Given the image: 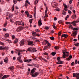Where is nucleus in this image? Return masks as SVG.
Listing matches in <instances>:
<instances>
[{"instance_id": "nucleus-57", "label": "nucleus", "mask_w": 79, "mask_h": 79, "mask_svg": "<svg viewBox=\"0 0 79 79\" xmlns=\"http://www.w3.org/2000/svg\"><path fill=\"white\" fill-rule=\"evenodd\" d=\"M57 19V18L56 17H55L54 18V21H56V20Z\"/></svg>"}, {"instance_id": "nucleus-3", "label": "nucleus", "mask_w": 79, "mask_h": 79, "mask_svg": "<svg viewBox=\"0 0 79 79\" xmlns=\"http://www.w3.org/2000/svg\"><path fill=\"white\" fill-rule=\"evenodd\" d=\"M37 69L36 68H34L33 69H32L31 71V73H30V75H32L35 72V70H36Z\"/></svg>"}, {"instance_id": "nucleus-43", "label": "nucleus", "mask_w": 79, "mask_h": 79, "mask_svg": "<svg viewBox=\"0 0 79 79\" xmlns=\"http://www.w3.org/2000/svg\"><path fill=\"white\" fill-rule=\"evenodd\" d=\"M69 28H71V29H73V26L71 24L69 25Z\"/></svg>"}, {"instance_id": "nucleus-42", "label": "nucleus", "mask_w": 79, "mask_h": 79, "mask_svg": "<svg viewBox=\"0 0 79 79\" xmlns=\"http://www.w3.org/2000/svg\"><path fill=\"white\" fill-rule=\"evenodd\" d=\"M0 44L1 45H5V44H4V43L1 42H0Z\"/></svg>"}, {"instance_id": "nucleus-46", "label": "nucleus", "mask_w": 79, "mask_h": 79, "mask_svg": "<svg viewBox=\"0 0 79 79\" xmlns=\"http://www.w3.org/2000/svg\"><path fill=\"white\" fill-rule=\"evenodd\" d=\"M21 57H19L17 58V60L19 61L21 59Z\"/></svg>"}, {"instance_id": "nucleus-64", "label": "nucleus", "mask_w": 79, "mask_h": 79, "mask_svg": "<svg viewBox=\"0 0 79 79\" xmlns=\"http://www.w3.org/2000/svg\"><path fill=\"white\" fill-rule=\"evenodd\" d=\"M66 12H63V15H66Z\"/></svg>"}, {"instance_id": "nucleus-18", "label": "nucleus", "mask_w": 79, "mask_h": 79, "mask_svg": "<svg viewBox=\"0 0 79 79\" xmlns=\"http://www.w3.org/2000/svg\"><path fill=\"white\" fill-rule=\"evenodd\" d=\"M57 64H63V61H59L56 62Z\"/></svg>"}, {"instance_id": "nucleus-45", "label": "nucleus", "mask_w": 79, "mask_h": 79, "mask_svg": "<svg viewBox=\"0 0 79 79\" xmlns=\"http://www.w3.org/2000/svg\"><path fill=\"white\" fill-rule=\"evenodd\" d=\"M57 60L58 61H61V59H60V58L59 57H58L57 58Z\"/></svg>"}, {"instance_id": "nucleus-23", "label": "nucleus", "mask_w": 79, "mask_h": 79, "mask_svg": "<svg viewBox=\"0 0 79 79\" xmlns=\"http://www.w3.org/2000/svg\"><path fill=\"white\" fill-rule=\"evenodd\" d=\"M39 0H35V5H37L38 3H39Z\"/></svg>"}, {"instance_id": "nucleus-53", "label": "nucleus", "mask_w": 79, "mask_h": 79, "mask_svg": "<svg viewBox=\"0 0 79 79\" xmlns=\"http://www.w3.org/2000/svg\"><path fill=\"white\" fill-rule=\"evenodd\" d=\"M16 51H17V52H18V53H19V49H15Z\"/></svg>"}, {"instance_id": "nucleus-26", "label": "nucleus", "mask_w": 79, "mask_h": 79, "mask_svg": "<svg viewBox=\"0 0 79 79\" xmlns=\"http://www.w3.org/2000/svg\"><path fill=\"white\" fill-rule=\"evenodd\" d=\"M36 34H37V33L34 31H32V34L33 35V36H34V35H36Z\"/></svg>"}, {"instance_id": "nucleus-36", "label": "nucleus", "mask_w": 79, "mask_h": 79, "mask_svg": "<svg viewBox=\"0 0 79 79\" xmlns=\"http://www.w3.org/2000/svg\"><path fill=\"white\" fill-rule=\"evenodd\" d=\"M50 39L51 40H55V38L53 37H50Z\"/></svg>"}, {"instance_id": "nucleus-56", "label": "nucleus", "mask_w": 79, "mask_h": 79, "mask_svg": "<svg viewBox=\"0 0 79 79\" xmlns=\"http://www.w3.org/2000/svg\"><path fill=\"white\" fill-rule=\"evenodd\" d=\"M24 5V6H27V5H28V4H27V3H26V2L25 3V5Z\"/></svg>"}, {"instance_id": "nucleus-25", "label": "nucleus", "mask_w": 79, "mask_h": 79, "mask_svg": "<svg viewBox=\"0 0 79 79\" xmlns=\"http://www.w3.org/2000/svg\"><path fill=\"white\" fill-rule=\"evenodd\" d=\"M73 31H79V28L77 27H74L73 29Z\"/></svg>"}, {"instance_id": "nucleus-30", "label": "nucleus", "mask_w": 79, "mask_h": 79, "mask_svg": "<svg viewBox=\"0 0 79 79\" xmlns=\"http://www.w3.org/2000/svg\"><path fill=\"white\" fill-rule=\"evenodd\" d=\"M35 31L36 32H40V30L38 29H35Z\"/></svg>"}, {"instance_id": "nucleus-50", "label": "nucleus", "mask_w": 79, "mask_h": 79, "mask_svg": "<svg viewBox=\"0 0 79 79\" xmlns=\"http://www.w3.org/2000/svg\"><path fill=\"white\" fill-rule=\"evenodd\" d=\"M7 48L6 47H2V50H6Z\"/></svg>"}, {"instance_id": "nucleus-5", "label": "nucleus", "mask_w": 79, "mask_h": 79, "mask_svg": "<svg viewBox=\"0 0 79 79\" xmlns=\"http://www.w3.org/2000/svg\"><path fill=\"white\" fill-rule=\"evenodd\" d=\"M23 27H19L17 28L16 31L17 32H20L23 29Z\"/></svg>"}, {"instance_id": "nucleus-24", "label": "nucleus", "mask_w": 79, "mask_h": 79, "mask_svg": "<svg viewBox=\"0 0 79 79\" xmlns=\"http://www.w3.org/2000/svg\"><path fill=\"white\" fill-rule=\"evenodd\" d=\"M79 23V21L78 20L74 21H73L71 23V24H74V23Z\"/></svg>"}, {"instance_id": "nucleus-22", "label": "nucleus", "mask_w": 79, "mask_h": 79, "mask_svg": "<svg viewBox=\"0 0 79 79\" xmlns=\"http://www.w3.org/2000/svg\"><path fill=\"white\" fill-rule=\"evenodd\" d=\"M5 38H6V37H9V34L8 33H6L4 36Z\"/></svg>"}, {"instance_id": "nucleus-47", "label": "nucleus", "mask_w": 79, "mask_h": 79, "mask_svg": "<svg viewBox=\"0 0 79 79\" xmlns=\"http://www.w3.org/2000/svg\"><path fill=\"white\" fill-rule=\"evenodd\" d=\"M35 35L37 37H40V34L39 33L37 34L36 33Z\"/></svg>"}, {"instance_id": "nucleus-8", "label": "nucleus", "mask_w": 79, "mask_h": 79, "mask_svg": "<svg viewBox=\"0 0 79 79\" xmlns=\"http://www.w3.org/2000/svg\"><path fill=\"white\" fill-rule=\"evenodd\" d=\"M38 75H39V73L36 72L34 74H32L31 76L32 77H37Z\"/></svg>"}, {"instance_id": "nucleus-28", "label": "nucleus", "mask_w": 79, "mask_h": 79, "mask_svg": "<svg viewBox=\"0 0 79 79\" xmlns=\"http://www.w3.org/2000/svg\"><path fill=\"white\" fill-rule=\"evenodd\" d=\"M18 42V39H15V40L14 43H15V44H16V43H17V42Z\"/></svg>"}, {"instance_id": "nucleus-61", "label": "nucleus", "mask_w": 79, "mask_h": 79, "mask_svg": "<svg viewBox=\"0 0 79 79\" xmlns=\"http://www.w3.org/2000/svg\"><path fill=\"white\" fill-rule=\"evenodd\" d=\"M69 3L70 4H71V3H72V0H70Z\"/></svg>"}, {"instance_id": "nucleus-34", "label": "nucleus", "mask_w": 79, "mask_h": 79, "mask_svg": "<svg viewBox=\"0 0 79 79\" xmlns=\"http://www.w3.org/2000/svg\"><path fill=\"white\" fill-rule=\"evenodd\" d=\"M54 48L56 50H58V49H59V47L57 46H56L54 47Z\"/></svg>"}, {"instance_id": "nucleus-52", "label": "nucleus", "mask_w": 79, "mask_h": 79, "mask_svg": "<svg viewBox=\"0 0 79 79\" xmlns=\"http://www.w3.org/2000/svg\"><path fill=\"white\" fill-rule=\"evenodd\" d=\"M53 4L54 5H55V6H56L57 5V3H56V2L53 3Z\"/></svg>"}, {"instance_id": "nucleus-14", "label": "nucleus", "mask_w": 79, "mask_h": 79, "mask_svg": "<svg viewBox=\"0 0 79 79\" xmlns=\"http://www.w3.org/2000/svg\"><path fill=\"white\" fill-rule=\"evenodd\" d=\"M75 77L76 79H79V73H76Z\"/></svg>"}, {"instance_id": "nucleus-1", "label": "nucleus", "mask_w": 79, "mask_h": 79, "mask_svg": "<svg viewBox=\"0 0 79 79\" xmlns=\"http://www.w3.org/2000/svg\"><path fill=\"white\" fill-rule=\"evenodd\" d=\"M27 51H28V52H30L33 53L34 52H37V50H36V49L35 48L32 49V48H29L27 49L26 52H27Z\"/></svg>"}, {"instance_id": "nucleus-21", "label": "nucleus", "mask_w": 79, "mask_h": 79, "mask_svg": "<svg viewBox=\"0 0 79 79\" xmlns=\"http://www.w3.org/2000/svg\"><path fill=\"white\" fill-rule=\"evenodd\" d=\"M8 69H10L11 71H12L13 69H14V66H11L8 68Z\"/></svg>"}, {"instance_id": "nucleus-15", "label": "nucleus", "mask_w": 79, "mask_h": 79, "mask_svg": "<svg viewBox=\"0 0 79 79\" xmlns=\"http://www.w3.org/2000/svg\"><path fill=\"white\" fill-rule=\"evenodd\" d=\"M7 15L9 16V18L10 19H11V17H12V15H11V14H10V13L9 12H7Z\"/></svg>"}, {"instance_id": "nucleus-9", "label": "nucleus", "mask_w": 79, "mask_h": 79, "mask_svg": "<svg viewBox=\"0 0 79 79\" xmlns=\"http://www.w3.org/2000/svg\"><path fill=\"white\" fill-rule=\"evenodd\" d=\"M42 19L41 18L38 21V26H40L42 25Z\"/></svg>"}, {"instance_id": "nucleus-60", "label": "nucleus", "mask_w": 79, "mask_h": 79, "mask_svg": "<svg viewBox=\"0 0 79 79\" xmlns=\"http://www.w3.org/2000/svg\"><path fill=\"white\" fill-rule=\"evenodd\" d=\"M12 39H15V36L14 35H13L12 36Z\"/></svg>"}, {"instance_id": "nucleus-49", "label": "nucleus", "mask_w": 79, "mask_h": 79, "mask_svg": "<svg viewBox=\"0 0 79 79\" xmlns=\"http://www.w3.org/2000/svg\"><path fill=\"white\" fill-rule=\"evenodd\" d=\"M4 61L6 63H8V60H6L5 59H4Z\"/></svg>"}, {"instance_id": "nucleus-32", "label": "nucleus", "mask_w": 79, "mask_h": 79, "mask_svg": "<svg viewBox=\"0 0 79 79\" xmlns=\"http://www.w3.org/2000/svg\"><path fill=\"white\" fill-rule=\"evenodd\" d=\"M63 5L64 8H68V6H67V5H66L64 4H63Z\"/></svg>"}, {"instance_id": "nucleus-35", "label": "nucleus", "mask_w": 79, "mask_h": 79, "mask_svg": "<svg viewBox=\"0 0 79 79\" xmlns=\"http://www.w3.org/2000/svg\"><path fill=\"white\" fill-rule=\"evenodd\" d=\"M18 21H16V22H15L14 23V25H15V24H16V25H17V24H18Z\"/></svg>"}, {"instance_id": "nucleus-54", "label": "nucleus", "mask_w": 79, "mask_h": 79, "mask_svg": "<svg viewBox=\"0 0 79 79\" xmlns=\"http://www.w3.org/2000/svg\"><path fill=\"white\" fill-rule=\"evenodd\" d=\"M44 54L45 55L48 56V53H47V52H45V53H44Z\"/></svg>"}, {"instance_id": "nucleus-41", "label": "nucleus", "mask_w": 79, "mask_h": 79, "mask_svg": "<svg viewBox=\"0 0 79 79\" xmlns=\"http://www.w3.org/2000/svg\"><path fill=\"white\" fill-rule=\"evenodd\" d=\"M56 11H60V8H57L56 9Z\"/></svg>"}, {"instance_id": "nucleus-51", "label": "nucleus", "mask_w": 79, "mask_h": 79, "mask_svg": "<svg viewBox=\"0 0 79 79\" xmlns=\"http://www.w3.org/2000/svg\"><path fill=\"white\" fill-rule=\"evenodd\" d=\"M74 64V62H72L71 64V66H73Z\"/></svg>"}, {"instance_id": "nucleus-58", "label": "nucleus", "mask_w": 79, "mask_h": 79, "mask_svg": "<svg viewBox=\"0 0 79 79\" xmlns=\"http://www.w3.org/2000/svg\"><path fill=\"white\" fill-rule=\"evenodd\" d=\"M3 50V47L0 46V50Z\"/></svg>"}, {"instance_id": "nucleus-63", "label": "nucleus", "mask_w": 79, "mask_h": 79, "mask_svg": "<svg viewBox=\"0 0 79 79\" xmlns=\"http://www.w3.org/2000/svg\"><path fill=\"white\" fill-rule=\"evenodd\" d=\"M77 60H76L75 61V64H77Z\"/></svg>"}, {"instance_id": "nucleus-20", "label": "nucleus", "mask_w": 79, "mask_h": 79, "mask_svg": "<svg viewBox=\"0 0 79 79\" xmlns=\"http://www.w3.org/2000/svg\"><path fill=\"white\" fill-rule=\"evenodd\" d=\"M39 59H40V60H44V61H45V62H47V60H46V59H45L43 57H41V58H40Z\"/></svg>"}, {"instance_id": "nucleus-27", "label": "nucleus", "mask_w": 79, "mask_h": 79, "mask_svg": "<svg viewBox=\"0 0 79 79\" xmlns=\"http://www.w3.org/2000/svg\"><path fill=\"white\" fill-rule=\"evenodd\" d=\"M58 23L59 24H61V23H63V21L62 20H59L58 21Z\"/></svg>"}, {"instance_id": "nucleus-6", "label": "nucleus", "mask_w": 79, "mask_h": 79, "mask_svg": "<svg viewBox=\"0 0 79 79\" xmlns=\"http://www.w3.org/2000/svg\"><path fill=\"white\" fill-rule=\"evenodd\" d=\"M23 61L24 62H26L27 63H29L30 61H32V59L27 60L25 59H24Z\"/></svg>"}, {"instance_id": "nucleus-38", "label": "nucleus", "mask_w": 79, "mask_h": 79, "mask_svg": "<svg viewBox=\"0 0 79 79\" xmlns=\"http://www.w3.org/2000/svg\"><path fill=\"white\" fill-rule=\"evenodd\" d=\"M26 3H28V4H29V5H30V2L28 0H27L26 1Z\"/></svg>"}, {"instance_id": "nucleus-37", "label": "nucleus", "mask_w": 79, "mask_h": 79, "mask_svg": "<svg viewBox=\"0 0 79 79\" xmlns=\"http://www.w3.org/2000/svg\"><path fill=\"white\" fill-rule=\"evenodd\" d=\"M25 13L26 14V15H27V16H29V12H28V11H25Z\"/></svg>"}, {"instance_id": "nucleus-17", "label": "nucleus", "mask_w": 79, "mask_h": 79, "mask_svg": "<svg viewBox=\"0 0 79 79\" xmlns=\"http://www.w3.org/2000/svg\"><path fill=\"white\" fill-rule=\"evenodd\" d=\"M44 41L45 42H46V43L47 44H48V46H49V47H50L51 46V44H50V43H49V42H48V41L47 40H45Z\"/></svg>"}, {"instance_id": "nucleus-12", "label": "nucleus", "mask_w": 79, "mask_h": 79, "mask_svg": "<svg viewBox=\"0 0 79 79\" xmlns=\"http://www.w3.org/2000/svg\"><path fill=\"white\" fill-rule=\"evenodd\" d=\"M10 76L9 75H4L2 78V79H5L7 77H8Z\"/></svg>"}, {"instance_id": "nucleus-29", "label": "nucleus", "mask_w": 79, "mask_h": 79, "mask_svg": "<svg viewBox=\"0 0 79 79\" xmlns=\"http://www.w3.org/2000/svg\"><path fill=\"white\" fill-rule=\"evenodd\" d=\"M44 29L46 30H48L49 27L48 26H46L45 27Z\"/></svg>"}, {"instance_id": "nucleus-16", "label": "nucleus", "mask_w": 79, "mask_h": 79, "mask_svg": "<svg viewBox=\"0 0 79 79\" xmlns=\"http://www.w3.org/2000/svg\"><path fill=\"white\" fill-rule=\"evenodd\" d=\"M77 31H74L73 32L74 37H76V35H77Z\"/></svg>"}, {"instance_id": "nucleus-44", "label": "nucleus", "mask_w": 79, "mask_h": 79, "mask_svg": "<svg viewBox=\"0 0 79 79\" xmlns=\"http://www.w3.org/2000/svg\"><path fill=\"white\" fill-rule=\"evenodd\" d=\"M75 46H77V47H78L79 45V43H77L76 44H75Z\"/></svg>"}, {"instance_id": "nucleus-7", "label": "nucleus", "mask_w": 79, "mask_h": 79, "mask_svg": "<svg viewBox=\"0 0 79 79\" xmlns=\"http://www.w3.org/2000/svg\"><path fill=\"white\" fill-rule=\"evenodd\" d=\"M20 45L21 46H23V45H24V40L23 39L21 40L20 42Z\"/></svg>"}, {"instance_id": "nucleus-59", "label": "nucleus", "mask_w": 79, "mask_h": 79, "mask_svg": "<svg viewBox=\"0 0 79 79\" xmlns=\"http://www.w3.org/2000/svg\"><path fill=\"white\" fill-rule=\"evenodd\" d=\"M19 61L20 63H23V61H22V60L21 59L19 60Z\"/></svg>"}, {"instance_id": "nucleus-4", "label": "nucleus", "mask_w": 79, "mask_h": 79, "mask_svg": "<svg viewBox=\"0 0 79 79\" xmlns=\"http://www.w3.org/2000/svg\"><path fill=\"white\" fill-rule=\"evenodd\" d=\"M47 10H48V8H47V7H46V9L45 12V15L44 17L45 19L47 18L48 17V15H47Z\"/></svg>"}, {"instance_id": "nucleus-55", "label": "nucleus", "mask_w": 79, "mask_h": 79, "mask_svg": "<svg viewBox=\"0 0 79 79\" xmlns=\"http://www.w3.org/2000/svg\"><path fill=\"white\" fill-rule=\"evenodd\" d=\"M3 30L4 31H5V32H6V28H3Z\"/></svg>"}, {"instance_id": "nucleus-13", "label": "nucleus", "mask_w": 79, "mask_h": 79, "mask_svg": "<svg viewBox=\"0 0 79 79\" xmlns=\"http://www.w3.org/2000/svg\"><path fill=\"white\" fill-rule=\"evenodd\" d=\"M72 58H73V56H72V55H70L68 58H67L66 59V60H67V61H69L71 60V59Z\"/></svg>"}, {"instance_id": "nucleus-19", "label": "nucleus", "mask_w": 79, "mask_h": 79, "mask_svg": "<svg viewBox=\"0 0 79 79\" xmlns=\"http://www.w3.org/2000/svg\"><path fill=\"white\" fill-rule=\"evenodd\" d=\"M23 24V22L21 21H18V24L20 25V26H21Z\"/></svg>"}, {"instance_id": "nucleus-31", "label": "nucleus", "mask_w": 79, "mask_h": 79, "mask_svg": "<svg viewBox=\"0 0 79 79\" xmlns=\"http://www.w3.org/2000/svg\"><path fill=\"white\" fill-rule=\"evenodd\" d=\"M56 54V52H52V56H55Z\"/></svg>"}, {"instance_id": "nucleus-39", "label": "nucleus", "mask_w": 79, "mask_h": 79, "mask_svg": "<svg viewBox=\"0 0 79 79\" xmlns=\"http://www.w3.org/2000/svg\"><path fill=\"white\" fill-rule=\"evenodd\" d=\"M34 13H35V14H36V8L35 7H34Z\"/></svg>"}, {"instance_id": "nucleus-40", "label": "nucleus", "mask_w": 79, "mask_h": 79, "mask_svg": "<svg viewBox=\"0 0 79 79\" xmlns=\"http://www.w3.org/2000/svg\"><path fill=\"white\" fill-rule=\"evenodd\" d=\"M29 22L30 23V24H31L32 23V20L31 19L29 20Z\"/></svg>"}, {"instance_id": "nucleus-10", "label": "nucleus", "mask_w": 79, "mask_h": 79, "mask_svg": "<svg viewBox=\"0 0 79 79\" xmlns=\"http://www.w3.org/2000/svg\"><path fill=\"white\" fill-rule=\"evenodd\" d=\"M64 37L65 38H67L68 37V35L66 34H62L61 36V38H63V37Z\"/></svg>"}, {"instance_id": "nucleus-11", "label": "nucleus", "mask_w": 79, "mask_h": 79, "mask_svg": "<svg viewBox=\"0 0 79 79\" xmlns=\"http://www.w3.org/2000/svg\"><path fill=\"white\" fill-rule=\"evenodd\" d=\"M28 45H34V44H33V42L31 41H29L28 42Z\"/></svg>"}, {"instance_id": "nucleus-33", "label": "nucleus", "mask_w": 79, "mask_h": 79, "mask_svg": "<svg viewBox=\"0 0 79 79\" xmlns=\"http://www.w3.org/2000/svg\"><path fill=\"white\" fill-rule=\"evenodd\" d=\"M69 18V15H67L65 19V20H67V19H68L67 18Z\"/></svg>"}, {"instance_id": "nucleus-62", "label": "nucleus", "mask_w": 79, "mask_h": 79, "mask_svg": "<svg viewBox=\"0 0 79 79\" xmlns=\"http://www.w3.org/2000/svg\"><path fill=\"white\" fill-rule=\"evenodd\" d=\"M35 42H40V41L39 40H35Z\"/></svg>"}, {"instance_id": "nucleus-2", "label": "nucleus", "mask_w": 79, "mask_h": 79, "mask_svg": "<svg viewBox=\"0 0 79 79\" xmlns=\"http://www.w3.org/2000/svg\"><path fill=\"white\" fill-rule=\"evenodd\" d=\"M63 58H65L66 57H68L69 55V52H63Z\"/></svg>"}, {"instance_id": "nucleus-48", "label": "nucleus", "mask_w": 79, "mask_h": 79, "mask_svg": "<svg viewBox=\"0 0 79 79\" xmlns=\"http://www.w3.org/2000/svg\"><path fill=\"white\" fill-rule=\"evenodd\" d=\"M68 13L69 14H71L72 13V12L71 10H68Z\"/></svg>"}]
</instances>
